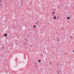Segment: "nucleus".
Masks as SVG:
<instances>
[{
    "mask_svg": "<svg viewBox=\"0 0 74 74\" xmlns=\"http://www.w3.org/2000/svg\"><path fill=\"white\" fill-rule=\"evenodd\" d=\"M24 40L26 41L25 42H27V38H24Z\"/></svg>",
    "mask_w": 74,
    "mask_h": 74,
    "instance_id": "nucleus-1",
    "label": "nucleus"
},
{
    "mask_svg": "<svg viewBox=\"0 0 74 74\" xmlns=\"http://www.w3.org/2000/svg\"><path fill=\"white\" fill-rule=\"evenodd\" d=\"M27 42H24L23 43V45H26V44H27Z\"/></svg>",
    "mask_w": 74,
    "mask_h": 74,
    "instance_id": "nucleus-2",
    "label": "nucleus"
},
{
    "mask_svg": "<svg viewBox=\"0 0 74 74\" xmlns=\"http://www.w3.org/2000/svg\"><path fill=\"white\" fill-rule=\"evenodd\" d=\"M4 36L5 37H6V36H7V34H4Z\"/></svg>",
    "mask_w": 74,
    "mask_h": 74,
    "instance_id": "nucleus-3",
    "label": "nucleus"
},
{
    "mask_svg": "<svg viewBox=\"0 0 74 74\" xmlns=\"http://www.w3.org/2000/svg\"><path fill=\"white\" fill-rule=\"evenodd\" d=\"M54 19H56V16H54L53 17Z\"/></svg>",
    "mask_w": 74,
    "mask_h": 74,
    "instance_id": "nucleus-4",
    "label": "nucleus"
},
{
    "mask_svg": "<svg viewBox=\"0 0 74 74\" xmlns=\"http://www.w3.org/2000/svg\"><path fill=\"white\" fill-rule=\"evenodd\" d=\"M55 12L53 11V12L51 13L52 15H53V14H55Z\"/></svg>",
    "mask_w": 74,
    "mask_h": 74,
    "instance_id": "nucleus-5",
    "label": "nucleus"
},
{
    "mask_svg": "<svg viewBox=\"0 0 74 74\" xmlns=\"http://www.w3.org/2000/svg\"><path fill=\"white\" fill-rule=\"evenodd\" d=\"M33 27L34 28H36V26L34 25V26Z\"/></svg>",
    "mask_w": 74,
    "mask_h": 74,
    "instance_id": "nucleus-6",
    "label": "nucleus"
},
{
    "mask_svg": "<svg viewBox=\"0 0 74 74\" xmlns=\"http://www.w3.org/2000/svg\"><path fill=\"white\" fill-rule=\"evenodd\" d=\"M58 74H59L60 73V71H58Z\"/></svg>",
    "mask_w": 74,
    "mask_h": 74,
    "instance_id": "nucleus-7",
    "label": "nucleus"
},
{
    "mask_svg": "<svg viewBox=\"0 0 74 74\" xmlns=\"http://www.w3.org/2000/svg\"><path fill=\"white\" fill-rule=\"evenodd\" d=\"M38 62H39V63H40V62H41V60H38Z\"/></svg>",
    "mask_w": 74,
    "mask_h": 74,
    "instance_id": "nucleus-8",
    "label": "nucleus"
},
{
    "mask_svg": "<svg viewBox=\"0 0 74 74\" xmlns=\"http://www.w3.org/2000/svg\"><path fill=\"white\" fill-rule=\"evenodd\" d=\"M56 10V9L55 8L54 9L53 11L55 12V10Z\"/></svg>",
    "mask_w": 74,
    "mask_h": 74,
    "instance_id": "nucleus-9",
    "label": "nucleus"
},
{
    "mask_svg": "<svg viewBox=\"0 0 74 74\" xmlns=\"http://www.w3.org/2000/svg\"><path fill=\"white\" fill-rule=\"evenodd\" d=\"M67 19H70V17H67Z\"/></svg>",
    "mask_w": 74,
    "mask_h": 74,
    "instance_id": "nucleus-10",
    "label": "nucleus"
},
{
    "mask_svg": "<svg viewBox=\"0 0 74 74\" xmlns=\"http://www.w3.org/2000/svg\"><path fill=\"white\" fill-rule=\"evenodd\" d=\"M2 49H3V50H4V47H2Z\"/></svg>",
    "mask_w": 74,
    "mask_h": 74,
    "instance_id": "nucleus-11",
    "label": "nucleus"
},
{
    "mask_svg": "<svg viewBox=\"0 0 74 74\" xmlns=\"http://www.w3.org/2000/svg\"><path fill=\"white\" fill-rule=\"evenodd\" d=\"M43 56V54H42L41 55V57H42Z\"/></svg>",
    "mask_w": 74,
    "mask_h": 74,
    "instance_id": "nucleus-12",
    "label": "nucleus"
},
{
    "mask_svg": "<svg viewBox=\"0 0 74 74\" xmlns=\"http://www.w3.org/2000/svg\"><path fill=\"white\" fill-rule=\"evenodd\" d=\"M57 67L59 66V64H57Z\"/></svg>",
    "mask_w": 74,
    "mask_h": 74,
    "instance_id": "nucleus-13",
    "label": "nucleus"
},
{
    "mask_svg": "<svg viewBox=\"0 0 74 74\" xmlns=\"http://www.w3.org/2000/svg\"><path fill=\"white\" fill-rule=\"evenodd\" d=\"M2 1L1 0L0 1V3H1V2Z\"/></svg>",
    "mask_w": 74,
    "mask_h": 74,
    "instance_id": "nucleus-14",
    "label": "nucleus"
},
{
    "mask_svg": "<svg viewBox=\"0 0 74 74\" xmlns=\"http://www.w3.org/2000/svg\"><path fill=\"white\" fill-rule=\"evenodd\" d=\"M36 24L37 25H38V23H36Z\"/></svg>",
    "mask_w": 74,
    "mask_h": 74,
    "instance_id": "nucleus-15",
    "label": "nucleus"
},
{
    "mask_svg": "<svg viewBox=\"0 0 74 74\" xmlns=\"http://www.w3.org/2000/svg\"><path fill=\"white\" fill-rule=\"evenodd\" d=\"M60 8V6H59L58 7V8Z\"/></svg>",
    "mask_w": 74,
    "mask_h": 74,
    "instance_id": "nucleus-16",
    "label": "nucleus"
},
{
    "mask_svg": "<svg viewBox=\"0 0 74 74\" xmlns=\"http://www.w3.org/2000/svg\"><path fill=\"white\" fill-rule=\"evenodd\" d=\"M57 19H59V17H58L57 18Z\"/></svg>",
    "mask_w": 74,
    "mask_h": 74,
    "instance_id": "nucleus-17",
    "label": "nucleus"
},
{
    "mask_svg": "<svg viewBox=\"0 0 74 74\" xmlns=\"http://www.w3.org/2000/svg\"><path fill=\"white\" fill-rule=\"evenodd\" d=\"M57 42H59V40H58V41H57Z\"/></svg>",
    "mask_w": 74,
    "mask_h": 74,
    "instance_id": "nucleus-18",
    "label": "nucleus"
},
{
    "mask_svg": "<svg viewBox=\"0 0 74 74\" xmlns=\"http://www.w3.org/2000/svg\"><path fill=\"white\" fill-rule=\"evenodd\" d=\"M23 3V1L22 2H21V4Z\"/></svg>",
    "mask_w": 74,
    "mask_h": 74,
    "instance_id": "nucleus-19",
    "label": "nucleus"
},
{
    "mask_svg": "<svg viewBox=\"0 0 74 74\" xmlns=\"http://www.w3.org/2000/svg\"><path fill=\"white\" fill-rule=\"evenodd\" d=\"M37 31H36V33H37Z\"/></svg>",
    "mask_w": 74,
    "mask_h": 74,
    "instance_id": "nucleus-20",
    "label": "nucleus"
},
{
    "mask_svg": "<svg viewBox=\"0 0 74 74\" xmlns=\"http://www.w3.org/2000/svg\"><path fill=\"white\" fill-rule=\"evenodd\" d=\"M14 29H15V27H14Z\"/></svg>",
    "mask_w": 74,
    "mask_h": 74,
    "instance_id": "nucleus-21",
    "label": "nucleus"
},
{
    "mask_svg": "<svg viewBox=\"0 0 74 74\" xmlns=\"http://www.w3.org/2000/svg\"><path fill=\"white\" fill-rule=\"evenodd\" d=\"M71 38H73V37H71Z\"/></svg>",
    "mask_w": 74,
    "mask_h": 74,
    "instance_id": "nucleus-22",
    "label": "nucleus"
},
{
    "mask_svg": "<svg viewBox=\"0 0 74 74\" xmlns=\"http://www.w3.org/2000/svg\"><path fill=\"white\" fill-rule=\"evenodd\" d=\"M65 7H66V8H67V6H65Z\"/></svg>",
    "mask_w": 74,
    "mask_h": 74,
    "instance_id": "nucleus-23",
    "label": "nucleus"
},
{
    "mask_svg": "<svg viewBox=\"0 0 74 74\" xmlns=\"http://www.w3.org/2000/svg\"><path fill=\"white\" fill-rule=\"evenodd\" d=\"M37 64V63L36 62V63H35V64L36 65V64Z\"/></svg>",
    "mask_w": 74,
    "mask_h": 74,
    "instance_id": "nucleus-24",
    "label": "nucleus"
},
{
    "mask_svg": "<svg viewBox=\"0 0 74 74\" xmlns=\"http://www.w3.org/2000/svg\"><path fill=\"white\" fill-rule=\"evenodd\" d=\"M61 65H62V64H60V67H61Z\"/></svg>",
    "mask_w": 74,
    "mask_h": 74,
    "instance_id": "nucleus-25",
    "label": "nucleus"
},
{
    "mask_svg": "<svg viewBox=\"0 0 74 74\" xmlns=\"http://www.w3.org/2000/svg\"><path fill=\"white\" fill-rule=\"evenodd\" d=\"M73 52L74 53V50L73 51Z\"/></svg>",
    "mask_w": 74,
    "mask_h": 74,
    "instance_id": "nucleus-26",
    "label": "nucleus"
},
{
    "mask_svg": "<svg viewBox=\"0 0 74 74\" xmlns=\"http://www.w3.org/2000/svg\"><path fill=\"white\" fill-rule=\"evenodd\" d=\"M54 2L55 3V1H54Z\"/></svg>",
    "mask_w": 74,
    "mask_h": 74,
    "instance_id": "nucleus-27",
    "label": "nucleus"
},
{
    "mask_svg": "<svg viewBox=\"0 0 74 74\" xmlns=\"http://www.w3.org/2000/svg\"><path fill=\"white\" fill-rule=\"evenodd\" d=\"M38 22V21H37V22Z\"/></svg>",
    "mask_w": 74,
    "mask_h": 74,
    "instance_id": "nucleus-28",
    "label": "nucleus"
},
{
    "mask_svg": "<svg viewBox=\"0 0 74 74\" xmlns=\"http://www.w3.org/2000/svg\"><path fill=\"white\" fill-rule=\"evenodd\" d=\"M2 5V4H1V5Z\"/></svg>",
    "mask_w": 74,
    "mask_h": 74,
    "instance_id": "nucleus-29",
    "label": "nucleus"
},
{
    "mask_svg": "<svg viewBox=\"0 0 74 74\" xmlns=\"http://www.w3.org/2000/svg\"><path fill=\"white\" fill-rule=\"evenodd\" d=\"M27 36H28V35H29V34H27Z\"/></svg>",
    "mask_w": 74,
    "mask_h": 74,
    "instance_id": "nucleus-30",
    "label": "nucleus"
},
{
    "mask_svg": "<svg viewBox=\"0 0 74 74\" xmlns=\"http://www.w3.org/2000/svg\"><path fill=\"white\" fill-rule=\"evenodd\" d=\"M45 27H46V26H45Z\"/></svg>",
    "mask_w": 74,
    "mask_h": 74,
    "instance_id": "nucleus-31",
    "label": "nucleus"
},
{
    "mask_svg": "<svg viewBox=\"0 0 74 74\" xmlns=\"http://www.w3.org/2000/svg\"><path fill=\"white\" fill-rule=\"evenodd\" d=\"M54 0H53V1Z\"/></svg>",
    "mask_w": 74,
    "mask_h": 74,
    "instance_id": "nucleus-32",
    "label": "nucleus"
}]
</instances>
